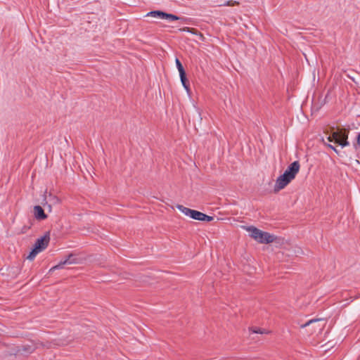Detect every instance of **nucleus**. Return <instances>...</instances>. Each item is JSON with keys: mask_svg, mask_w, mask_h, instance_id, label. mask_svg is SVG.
<instances>
[{"mask_svg": "<svg viewBox=\"0 0 360 360\" xmlns=\"http://www.w3.org/2000/svg\"><path fill=\"white\" fill-rule=\"evenodd\" d=\"M243 228L246 230L248 232L250 233V236L251 238H254L255 240H257L259 238V235L261 234V232L262 231L258 229L257 228L250 226H243Z\"/></svg>", "mask_w": 360, "mask_h": 360, "instance_id": "9", "label": "nucleus"}, {"mask_svg": "<svg viewBox=\"0 0 360 360\" xmlns=\"http://www.w3.org/2000/svg\"><path fill=\"white\" fill-rule=\"evenodd\" d=\"M327 140L329 141V142H333L334 141V139H333V137L331 136V135L328 136L327 137Z\"/></svg>", "mask_w": 360, "mask_h": 360, "instance_id": "21", "label": "nucleus"}, {"mask_svg": "<svg viewBox=\"0 0 360 360\" xmlns=\"http://www.w3.org/2000/svg\"><path fill=\"white\" fill-rule=\"evenodd\" d=\"M178 210L184 213L185 215L190 217L191 218L202 221H211L214 219L213 217L208 216L201 212L191 210L190 208L186 207L184 205H178L176 206Z\"/></svg>", "mask_w": 360, "mask_h": 360, "instance_id": "1", "label": "nucleus"}, {"mask_svg": "<svg viewBox=\"0 0 360 360\" xmlns=\"http://www.w3.org/2000/svg\"><path fill=\"white\" fill-rule=\"evenodd\" d=\"M337 144H339L342 147H345V146H349V143L347 139H343L342 141L339 140V143H337Z\"/></svg>", "mask_w": 360, "mask_h": 360, "instance_id": "18", "label": "nucleus"}, {"mask_svg": "<svg viewBox=\"0 0 360 360\" xmlns=\"http://www.w3.org/2000/svg\"><path fill=\"white\" fill-rule=\"evenodd\" d=\"M340 131H335L332 134L331 136L334 139L335 143H339Z\"/></svg>", "mask_w": 360, "mask_h": 360, "instance_id": "15", "label": "nucleus"}, {"mask_svg": "<svg viewBox=\"0 0 360 360\" xmlns=\"http://www.w3.org/2000/svg\"><path fill=\"white\" fill-rule=\"evenodd\" d=\"M239 5V2L233 0H229L226 1L224 4H223L221 6H234Z\"/></svg>", "mask_w": 360, "mask_h": 360, "instance_id": "14", "label": "nucleus"}, {"mask_svg": "<svg viewBox=\"0 0 360 360\" xmlns=\"http://www.w3.org/2000/svg\"><path fill=\"white\" fill-rule=\"evenodd\" d=\"M259 238L257 240L260 243H271L274 242L275 237L267 232L262 231Z\"/></svg>", "mask_w": 360, "mask_h": 360, "instance_id": "7", "label": "nucleus"}, {"mask_svg": "<svg viewBox=\"0 0 360 360\" xmlns=\"http://www.w3.org/2000/svg\"><path fill=\"white\" fill-rule=\"evenodd\" d=\"M50 237L49 233L44 235L43 237L38 238L34 243V248L27 257V259L29 260H32L34 259L36 255L45 250L49 243Z\"/></svg>", "mask_w": 360, "mask_h": 360, "instance_id": "2", "label": "nucleus"}, {"mask_svg": "<svg viewBox=\"0 0 360 360\" xmlns=\"http://www.w3.org/2000/svg\"><path fill=\"white\" fill-rule=\"evenodd\" d=\"M292 180V179H290L284 173L282 175L279 176L276 181V184L274 188V192L277 193L279 191L283 189L288 184L291 182Z\"/></svg>", "mask_w": 360, "mask_h": 360, "instance_id": "4", "label": "nucleus"}, {"mask_svg": "<svg viewBox=\"0 0 360 360\" xmlns=\"http://www.w3.org/2000/svg\"><path fill=\"white\" fill-rule=\"evenodd\" d=\"M348 139V133L346 131H341L340 134V140L342 141L343 139Z\"/></svg>", "mask_w": 360, "mask_h": 360, "instance_id": "17", "label": "nucleus"}, {"mask_svg": "<svg viewBox=\"0 0 360 360\" xmlns=\"http://www.w3.org/2000/svg\"><path fill=\"white\" fill-rule=\"evenodd\" d=\"M318 321H319V319H311V320L308 321L307 322H306L304 324L302 325L301 327L302 328H305L307 326H309L311 323L316 322Z\"/></svg>", "mask_w": 360, "mask_h": 360, "instance_id": "19", "label": "nucleus"}, {"mask_svg": "<svg viewBox=\"0 0 360 360\" xmlns=\"http://www.w3.org/2000/svg\"><path fill=\"white\" fill-rule=\"evenodd\" d=\"M300 163L298 161H295L292 162L284 172V174L289 176L292 180L295 178L297 174L300 170Z\"/></svg>", "mask_w": 360, "mask_h": 360, "instance_id": "5", "label": "nucleus"}, {"mask_svg": "<svg viewBox=\"0 0 360 360\" xmlns=\"http://www.w3.org/2000/svg\"><path fill=\"white\" fill-rule=\"evenodd\" d=\"M252 332L254 333H258V334H264V333H269L265 329L260 328H255L252 330Z\"/></svg>", "mask_w": 360, "mask_h": 360, "instance_id": "16", "label": "nucleus"}, {"mask_svg": "<svg viewBox=\"0 0 360 360\" xmlns=\"http://www.w3.org/2000/svg\"><path fill=\"white\" fill-rule=\"evenodd\" d=\"M326 146H327L328 148H331L332 150H333L337 154L339 153V150L335 147L333 146V145L331 144H329V143H324Z\"/></svg>", "mask_w": 360, "mask_h": 360, "instance_id": "20", "label": "nucleus"}, {"mask_svg": "<svg viewBox=\"0 0 360 360\" xmlns=\"http://www.w3.org/2000/svg\"><path fill=\"white\" fill-rule=\"evenodd\" d=\"M146 16H150L153 18H158L161 19H166L169 21L181 20L184 23L187 22V18H181L176 15L167 13L162 11H152L146 14Z\"/></svg>", "mask_w": 360, "mask_h": 360, "instance_id": "3", "label": "nucleus"}, {"mask_svg": "<svg viewBox=\"0 0 360 360\" xmlns=\"http://www.w3.org/2000/svg\"><path fill=\"white\" fill-rule=\"evenodd\" d=\"M181 82L182 83L184 89L188 92L190 90L189 83L188 82V79L186 78V72H184V75H179Z\"/></svg>", "mask_w": 360, "mask_h": 360, "instance_id": "11", "label": "nucleus"}, {"mask_svg": "<svg viewBox=\"0 0 360 360\" xmlns=\"http://www.w3.org/2000/svg\"><path fill=\"white\" fill-rule=\"evenodd\" d=\"M357 143L359 145H360V133L357 136Z\"/></svg>", "mask_w": 360, "mask_h": 360, "instance_id": "22", "label": "nucleus"}, {"mask_svg": "<svg viewBox=\"0 0 360 360\" xmlns=\"http://www.w3.org/2000/svg\"><path fill=\"white\" fill-rule=\"evenodd\" d=\"M36 348L34 342L30 339H24V353L30 354Z\"/></svg>", "mask_w": 360, "mask_h": 360, "instance_id": "10", "label": "nucleus"}, {"mask_svg": "<svg viewBox=\"0 0 360 360\" xmlns=\"http://www.w3.org/2000/svg\"><path fill=\"white\" fill-rule=\"evenodd\" d=\"M34 217L39 221L44 220L47 218V214H45L44 209L40 205L34 207Z\"/></svg>", "mask_w": 360, "mask_h": 360, "instance_id": "8", "label": "nucleus"}, {"mask_svg": "<svg viewBox=\"0 0 360 360\" xmlns=\"http://www.w3.org/2000/svg\"><path fill=\"white\" fill-rule=\"evenodd\" d=\"M75 263H76V259L75 258H73V255L70 254L63 261L60 262V263L58 264L53 266L49 270V271L51 272L56 269H62L63 267V266L65 264H75Z\"/></svg>", "mask_w": 360, "mask_h": 360, "instance_id": "6", "label": "nucleus"}, {"mask_svg": "<svg viewBox=\"0 0 360 360\" xmlns=\"http://www.w3.org/2000/svg\"><path fill=\"white\" fill-rule=\"evenodd\" d=\"M175 63H176V68L179 72V75H184V72H186L184 70V68L181 63L180 62V60L178 58H176Z\"/></svg>", "mask_w": 360, "mask_h": 360, "instance_id": "12", "label": "nucleus"}, {"mask_svg": "<svg viewBox=\"0 0 360 360\" xmlns=\"http://www.w3.org/2000/svg\"><path fill=\"white\" fill-rule=\"evenodd\" d=\"M179 31L187 32L192 33L193 34H196L198 33L197 30H195V28H191L188 27H185L181 28V29H179Z\"/></svg>", "mask_w": 360, "mask_h": 360, "instance_id": "13", "label": "nucleus"}]
</instances>
